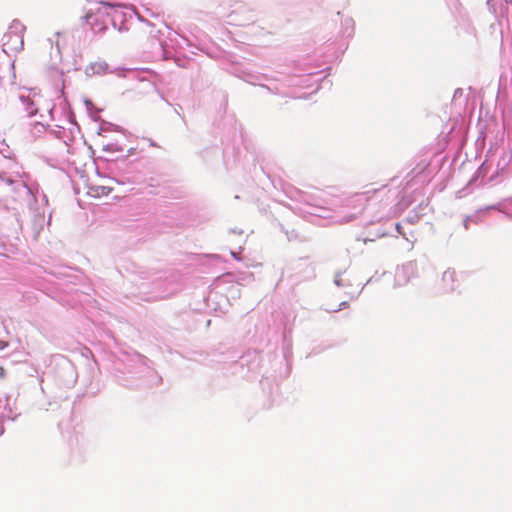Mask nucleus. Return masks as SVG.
<instances>
[{"mask_svg": "<svg viewBox=\"0 0 512 512\" xmlns=\"http://www.w3.org/2000/svg\"><path fill=\"white\" fill-rule=\"evenodd\" d=\"M113 187L107 184H93L90 186L89 193L94 197H103L110 194Z\"/></svg>", "mask_w": 512, "mask_h": 512, "instance_id": "f257e3e1", "label": "nucleus"}, {"mask_svg": "<svg viewBox=\"0 0 512 512\" xmlns=\"http://www.w3.org/2000/svg\"><path fill=\"white\" fill-rule=\"evenodd\" d=\"M456 273L453 270H447L443 273V281L444 282H453L455 280Z\"/></svg>", "mask_w": 512, "mask_h": 512, "instance_id": "f03ea898", "label": "nucleus"}, {"mask_svg": "<svg viewBox=\"0 0 512 512\" xmlns=\"http://www.w3.org/2000/svg\"><path fill=\"white\" fill-rule=\"evenodd\" d=\"M8 346V342L0 340V350L5 349Z\"/></svg>", "mask_w": 512, "mask_h": 512, "instance_id": "7ed1b4c3", "label": "nucleus"}, {"mask_svg": "<svg viewBox=\"0 0 512 512\" xmlns=\"http://www.w3.org/2000/svg\"><path fill=\"white\" fill-rule=\"evenodd\" d=\"M6 376V371L4 369V367L0 366V378L1 379H4Z\"/></svg>", "mask_w": 512, "mask_h": 512, "instance_id": "20e7f679", "label": "nucleus"}, {"mask_svg": "<svg viewBox=\"0 0 512 512\" xmlns=\"http://www.w3.org/2000/svg\"><path fill=\"white\" fill-rule=\"evenodd\" d=\"M378 189H372V190H367V191H364L363 194H369L370 192H377Z\"/></svg>", "mask_w": 512, "mask_h": 512, "instance_id": "39448f33", "label": "nucleus"}, {"mask_svg": "<svg viewBox=\"0 0 512 512\" xmlns=\"http://www.w3.org/2000/svg\"><path fill=\"white\" fill-rule=\"evenodd\" d=\"M102 5L112 7L113 5L108 2H101Z\"/></svg>", "mask_w": 512, "mask_h": 512, "instance_id": "423d86ee", "label": "nucleus"}, {"mask_svg": "<svg viewBox=\"0 0 512 512\" xmlns=\"http://www.w3.org/2000/svg\"><path fill=\"white\" fill-rule=\"evenodd\" d=\"M396 229H397L398 231H400V224H397V225H396Z\"/></svg>", "mask_w": 512, "mask_h": 512, "instance_id": "0eeeda50", "label": "nucleus"}]
</instances>
